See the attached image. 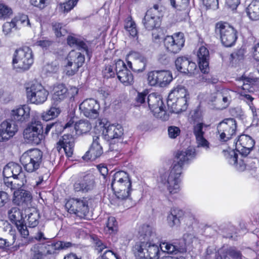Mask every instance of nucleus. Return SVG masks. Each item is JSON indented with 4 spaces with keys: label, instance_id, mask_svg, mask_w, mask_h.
<instances>
[{
    "label": "nucleus",
    "instance_id": "obj_1",
    "mask_svg": "<svg viewBox=\"0 0 259 259\" xmlns=\"http://www.w3.org/2000/svg\"><path fill=\"white\" fill-rule=\"evenodd\" d=\"M196 155V150L194 147H188L177 151L175 155V163L170 172H165L161 174L159 181L166 186L170 194H176L179 192L180 177L183 166L189 163Z\"/></svg>",
    "mask_w": 259,
    "mask_h": 259
},
{
    "label": "nucleus",
    "instance_id": "obj_2",
    "mask_svg": "<svg viewBox=\"0 0 259 259\" xmlns=\"http://www.w3.org/2000/svg\"><path fill=\"white\" fill-rule=\"evenodd\" d=\"M145 239L147 241L139 242L133 248V251L138 259H158L160 244L156 243L158 240L155 231L149 226L143 227Z\"/></svg>",
    "mask_w": 259,
    "mask_h": 259
},
{
    "label": "nucleus",
    "instance_id": "obj_3",
    "mask_svg": "<svg viewBox=\"0 0 259 259\" xmlns=\"http://www.w3.org/2000/svg\"><path fill=\"white\" fill-rule=\"evenodd\" d=\"M187 92L183 86L174 88L169 93L167 104L171 113H179L186 109Z\"/></svg>",
    "mask_w": 259,
    "mask_h": 259
},
{
    "label": "nucleus",
    "instance_id": "obj_4",
    "mask_svg": "<svg viewBox=\"0 0 259 259\" xmlns=\"http://www.w3.org/2000/svg\"><path fill=\"white\" fill-rule=\"evenodd\" d=\"M42 156L43 153L40 150L33 148L24 152L20 157V161L27 172H33L39 168Z\"/></svg>",
    "mask_w": 259,
    "mask_h": 259
},
{
    "label": "nucleus",
    "instance_id": "obj_5",
    "mask_svg": "<svg viewBox=\"0 0 259 259\" xmlns=\"http://www.w3.org/2000/svg\"><path fill=\"white\" fill-rule=\"evenodd\" d=\"M215 33L220 37L222 44L227 47L232 46L237 39L236 30L227 22H217L215 25Z\"/></svg>",
    "mask_w": 259,
    "mask_h": 259
},
{
    "label": "nucleus",
    "instance_id": "obj_6",
    "mask_svg": "<svg viewBox=\"0 0 259 259\" xmlns=\"http://www.w3.org/2000/svg\"><path fill=\"white\" fill-rule=\"evenodd\" d=\"M253 148L235 147V148H232L228 147L227 149L223 150V152L230 164L233 165L237 170L242 171L245 169L246 165L242 160L238 163V153L243 156H246L253 150Z\"/></svg>",
    "mask_w": 259,
    "mask_h": 259
},
{
    "label": "nucleus",
    "instance_id": "obj_7",
    "mask_svg": "<svg viewBox=\"0 0 259 259\" xmlns=\"http://www.w3.org/2000/svg\"><path fill=\"white\" fill-rule=\"evenodd\" d=\"M26 96L28 100L33 104L39 105L46 101L49 92L37 82L28 83L25 85Z\"/></svg>",
    "mask_w": 259,
    "mask_h": 259
},
{
    "label": "nucleus",
    "instance_id": "obj_8",
    "mask_svg": "<svg viewBox=\"0 0 259 259\" xmlns=\"http://www.w3.org/2000/svg\"><path fill=\"white\" fill-rule=\"evenodd\" d=\"M33 63L32 51L28 47H23L16 50L13 59L14 67L21 70L29 69Z\"/></svg>",
    "mask_w": 259,
    "mask_h": 259
},
{
    "label": "nucleus",
    "instance_id": "obj_9",
    "mask_svg": "<svg viewBox=\"0 0 259 259\" xmlns=\"http://www.w3.org/2000/svg\"><path fill=\"white\" fill-rule=\"evenodd\" d=\"M43 126L40 121H32L31 124L25 129L24 138L27 143L32 145H38L44 140Z\"/></svg>",
    "mask_w": 259,
    "mask_h": 259
},
{
    "label": "nucleus",
    "instance_id": "obj_10",
    "mask_svg": "<svg viewBox=\"0 0 259 259\" xmlns=\"http://www.w3.org/2000/svg\"><path fill=\"white\" fill-rule=\"evenodd\" d=\"M84 61V56L80 52L74 50L70 51L65 60L64 71L66 74L68 76L74 75L82 66Z\"/></svg>",
    "mask_w": 259,
    "mask_h": 259
},
{
    "label": "nucleus",
    "instance_id": "obj_11",
    "mask_svg": "<svg viewBox=\"0 0 259 259\" xmlns=\"http://www.w3.org/2000/svg\"><path fill=\"white\" fill-rule=\"evenodd\" d=\"M147 103L154 115L162 120H167L169 118V114L167 113L163 107V103L160 95L155 93L148 95Z\"/></svg>",
    "mask_w": 259,
    "mask_h": 259
},
{
    "label": "nucleus",
    "instance_id": "obj_12",
    "mask_svg": "<svg viewBox=\"0 0 259 259\" xmlns=\"http://www.w3.org/2000/svg\"><path fill=\"white\" fill-rule=\"evenodd\" d=\"M96 126L102 131L104 139L107 141L116 139L123 134V129L119 124H110L106 119H99Z\"/></svg>",
    "mask_w": 259,
    "mask_h": 259
},
{
    "label": "nucleus",
    "instance_id": "obj_13",
    "mask_svg": "<svg viewBox=\"0 0 259 259\" xmlns=\"http://www.w3.org/2000/svg\"><path fill=\"white\" fill-rule=\"evenodd\" d=\"M162 9V7H159L158 5H155L147 11L142 21V23L146 29L151 30L159 26V18Z\"/></svg>",
    "mask_w": 259,
    "mask_h": 259
},
{
    "label": "nucleus",
    "instance_id": "obj_14",
    "mask_svg": "<svg viewBox=\"0 0 259 259\" xmlns=\"http://www.w3.org/2000/svg\"><path fill=\"white\" fill-rule=\"evenodd\" d=\"M165 50L171 54L178 53L184 47L185 38L182 32L174 33L172 35L166 36L163 40Z\"/></svg>",
    "mask_w": 259,
    "mask_h": 259
},
{
    "label": "nucleus",
    "instance_id": "obj_15",
    "mask_svg": "<svg viewBox=\"0 0 259 259\" xmlns=\"http://www.w3.org/2000/svg\"><path fill=\"white\" fill-rule=\"evenodd\" d=\"M65 207L70 213L83 218L88 212L89 207L85 199L72 198L65 204Z\"/></svg>",
    "mask_w": 259,
    "mask_h": 259
},
{
    "label": "nucleus",
    "instance_id": "obj_16",
    "mask_svg": "<svg viewBox=\"0 0 259 259\" xmlns=\"http://www.w3.org/2000/svg\"><path fill=\"white\" fill-rule=\"evenodd\" d=\"M81 113L90 119H96L99 116V103L93 98L84 100L79 107Z\"/></svg>",
    "mask_w": 259,
    "mask_h": 259
},
{
    "label": "nucleus",
    "instance_id": "obj_17",
    "mask_svg": "<svg viewBox=\"0 0 259 259\" xmlns=\"http://www.w3.org/2000/svg\"><path fill=\"white\" fill-rule=\"evenodd\" d=\"M95 177L91 172L84 174L74 184L73 188L75 192L87 193L96 187Z\"/></svg>",
    "mask_w": 259,
    "mask_h": 259
},
{
    "label": "nucleus",
    "instance_id": "obj_18",
    "mask_svg": "<svg viewBox=\"0 0 259 259\" xmlns=\"http://www.w3.org/2000/svg\"><path fill=\"white\" fill-rule=\"evenodd\" d=\"M236 127V121L233 118H227L220 123L218 130L221 140L227 141L230 139L235 134Z\"/></svg>",
    "mask_w": 259,
    "mask_h": 259
},
{
    "label": "nucleus",
    "instance_id": "obj_19",
    "mask_svg": "<svg viewBox=\"0 0 259 259\" xmlns=\"http://www.w3.org/2000/svg\"><path fill=\"white\" fill-rule=\"evenodd\" d=\"M127 65L133 71L143 72L147 64L146 58L138 52H133L127 57Z\"/></svg>",
    "mask_w": 259,
    "mask_h": 259
},
{
    "label": "nucleus",
    "instance_id": "obj_20",
    "mask_svg": "<svg viewBox=\"0 0 259 259\" xmlns=\"http://www.w3.org/2000/svg\"><path fill=\"white\" fill-rule=\"evenodd\" d=\"M30 111V107L26 105L16 107L11 112V121L14 123L25 122L29 120Z\"/></svg>",
    "mask_w": 259,
    "mask_h": 259
},
{
    "label": "nucleus",
    "instance_id": "obj_21",
    "mask_svg": "<svg viewBox=\"0 0 259 259\" xmlns=\"http://www.w3.org/2000/svg\"><path fill=\"white\" fill-rule=\"evenodd\" d=\"M42 246V251L45 255L57 253L62 249H66L74 245L70 242L57 241L51 243H37Z\"/></svg>",
    "mask_w": 259,
    "mask_h": 259
},
{
    "label": "nucleus",
    "instance_id": "obj_22",
    "mask_svg": "<svg viewBox=\"0 0 259 259\" xmlns=\"http://www.w3.org/2000/svg\"><path fill=\"white\" fill-rule=\"evenodd\" d=\"M18 126L11 121L5 120L0 124V142L8 140L18 131Z\"/></svg>",
    "mask_w": 259,
    "mask_h": 259
},
{
    "label": "nucleus",
    "instance_id": "obj_23",
    "mask_svg": "<svg viewBox=\"0 0 259 259\" xmlns=\"http://www.w3.org/2000/svg\"><path fill=\"white\" fill-rule=\"evenodd\" d=\"M197 58L199 66L201 71L204 73H207L209 71V53L208 49L201 46L197 52Z\"/></svg>",
    "mask_w": 259,
    "mask_h": 259
},
{
    "label": "nucleus",
    "instance_id": "obj_24",
    "mask_svg": "<svg viewBox=\"0 0 259 259\" xmlns=\"http://www.w3.org/2000/svg\"><path fill=\"white\" fill-rule=\"evenodd\" d=\"M175 65L178 70L184 73H192L196 68L194 62L185 57H178L175 61Z\"/></svg>",
    "mask_w": 259,
    "mask_h": 259
},
{
    "label": "nucleus",
    "instance_id": "obj_25",
    "mask_svg": "<svg viewBox=\"0 0 259 259\" xmlns=\"http://www.w3.org/2000/svg\"><path fill=\"white\" fill-rule=\"evenodd\" d=\"M234 94V93L233 91L227 89L217 93L215 98L217 104H221V107L220 108L224 109L227 108L232 100V95Z\"/></svg>",
    "mask_w": 259,
    "mask_h": 259
},
{
    "label": "nucleus",
    "instance_id": "obj_26",
    "mask_svg": "<svg viewBox=\"0 0 259 259\" xmlns=\"http://www.w3.org/2000/svg\"><path fill=\"white\" fill-rule=\"evenodd\" d=\"M11 163L13 178L19 182H17L18 187H23L27 183L26 176L23 171L21 166L15 162Z\"/></svg>",
    "mask_w": 259,
    "mask_h": 259
},
{
    "label": "nucleus",
    "instance_id": "obj_27",
    "mask_svg": "<svg viewBox=\"0 0 259 259\" xmlns=\"http://www.w3.org/2000/svg\"><path fill=\"white\" fill-rule=\"evenodd\" d=\"M31 196L29 192L24 190H17L14 192L13 202L17 205H25L31 200Z\"/></svg>",
    "mask_w": 259,
    "mask_h": 259
},
{
    "label": "nucleus",
    "instance_id": "obj_28",
    "mask_svg": "<svg viewBox=\"0 0 259 259\" xmlns=\"http://www.w3.org/2000/svg\"><path fill=\"white\" fill-rule=\"evenodd\" d=\"M67 89L63 84H59L54 87L52 99L54 104H58L64 101L67 97Z\"/></svg>",
    "mask_w": 259,
    "mask_h": 259
},
{
    "label": "nucleus",
    "instance_id": "obj_29",
    "mask_svg": "<svg viewBox=\"0 0 259 259\" xmlns=\"http://www.w3.org/2000/svg\"><path fill=\"white\" fill-rule=\"evenodd\" d=\"M203 124L199 123L194 126L193 133L196 138L197 146H208L209 142L204 137Z\"/></svg>",
    "mask_w": 259,
    "mask_h": 259
},
{
    "label": "nucleus",
    "instance_id": "obj_30",
    "mask_svg": "<svg viewBox=\"0 0 259 259\" xmlns=\"http://www.w3.org/2000/svg\"><path fill=\"white\" fill-rule=\"evenodd\" d=\"M131 188H127L121 191L120 193H115L117 198L125 208H130L133 205L131 199L130 197Z\"/></svg>",
    "mask_w": 259,
    "mask_h": 259
},
{
    "label": "nucleus",
    "instance_id": "obj_31",
    "mask_svg": "<svg viewBox=\"0 0 259 259\" xmlns=\"http://www.w3.org/2000/svg\"><path fill=\"white\" fill-rule=\"evenodd\" d=\"M183 215V211L177 208L171 209L167 217V221L171 227L178 225L180 223V218Z\"/></svg>",
    "mask_w": 259,
    "mask_h": 259
},
{
    "label": "nucleus",
    "instance_id": "obj_32",
    "mask_svg": "<svg viewBox=\"0 0 259 259\" xmlns=\"http://www.w3.org/2000/svg\"><path fill=\"white\" fill-rule=\"evenodd\" d=\"M183 238L185 243V251L186 248L192 249L196 248L200 243V240L192 233L184 234Z\"/></svg>",
    "mask_w": 259,
    "mask_h": 259
},
{
    "label": "nucleus",
    "instance_id": "obj_33",
    "mask_svg": "<svg viewBox=\"0 0 259 259\" xmlns=\"http://www.w3.org/2000/svg\"><path fill=\"white\" fill-rule=\"evenodd\" d=\"M103 153L102 147H90L89 150L82 156V159L85 161H93L99 157Z\"/></svg>",
    "mask_w": 259,
    "mask_h": 259
},
{
    "label": "nucleus",
    "instance_id": "obj_34",
    "mask_svg": "<svg viewBox=\"0 0 259 259\" xmlns=\"http://www.w3.org/2000/svg\"><path fill=\"white\" fill-rule=\"evenodd\" d=\"M249 18L254 21L259 19V1H253L246 9Z\"/></svg>",
    "mask_w": 259,
    "mask_h": 259
},
{
    "label": "nucleus",
    "instance_id": "obj_35",
    "mask_svg": "<svg viewBox=\"0 0 259 259\" xmlns=\"http://www.w3.org/2000/svg\"><path fill=\"white\" fill-rule=\"evenodd\" d=\"M67 44L71 47L76 48L79 50H83L87 52V44L80 39L73 35H69L67 39Z\"/></svg>",
    "mask_w": 259,
    "mask_h": 259
},
{
    "label": "nucleus",
    "instance_id": "obj_36",
    "mask_svg": "<svg viewBox=\"0 0 259 259\" xmlns=\"http://www.w3.org/2000/svg\"><path fill=\"white\" fill-rule=\"evenodd\" d=\"M92 128L91 123L87 119H81L74 124V129L78 135L85 134Z\"/></svg>",
    "mask_w": 259,
    "mask_h": 259
},
{
    "label": "nucleus",
    "instance_id": "obj_37",
    "mask_svg": "<svg viewBox=\"0 0 259 259\" xmlns=\"http://www.w3.org/2000/svg\"><path fill=\"white\" fill-rule=\"evenodd\" d=\"M61 112L60 108L54 104L48 110L42 114L41 117L45 121L52 120L58 117Z\"/></svg>",
    "mask_w": 259,
    "mask_h": 259
},
{
    "label": "nucleus",
    "instance_id": "obj_38",
    "mask_svg": "<svg viewBox=\"0 0 259 259\" xmlns=\"http://www.w3.org/2000/svg\"><path fill=\"white\" fill-rule=\"evenodd\" d=\"M160 249L164 252L168 253H176L178 252L185 251V248L183 246H178L171 243L163 242L160 244Z\"/></svg>",
    "mask_w": 259,
    "mask_h": 259
},
{
    "label": "nucleus",
    "instance_id": "obj_39",
    "mask_svg": "<svg viewBox=\"0 0 259 259\" xmlns=\"http://www.w3.org/2000/svg\"><path fill=\"white\" fill-rule=\"evenodd\" d=\"M8 215L10 221L15 225L23 222V217L20 209L16 207H12L8 211Z\"/></svg>",
    "mask_w": 259,
    "mask_h": 259
},
{
    "label": "nucleus",
    "instance_id": "obj_40",
    "mask_svg": "<svg viewBox=\"0 0 259 259\" xmlns=\"http://www.w3.org/2000/svg\"><path fill=\"white\" fill-rule=\"evenodd\" d=\"M124 27L131 36L133 37L137 36L138 30L136 24L131 16H128L125 20Z\"/></svg>",
    "mask_w": 259,
    "mask_h": 259
},
{
    "label": "nucleus",
    "instance_id": "obj_41",
    "mask_svg": "<svg viewBox=\"0 0 259 259\" xmlns=\"http://www.w3.org/2000/svg\"><path fill=\"white\" fill-rule=\"evenodd\" d=\"M117 230L118 224L115 218L113 217H109L104 228V232L106 234L112 235L116 233Z\"/></svg>",
    "mask_w": 259,
    "mask_h": 259
},
{
    "label": "nucleus",
    "instance_id": "obj_42",
    "mask_svg": "<svg viewBox=\"0 0 259 259\" xmlns=\"http://www.w3.org/2000/svg\"><path fill=\"white\" fill-rule=\"evenodd\" d=\"M45 255L42 245L37 243L31 247L29 251L30 259H44Z\"/></svg>",
    "mask_w": 259,
    "mask_h": 259
},
{
    "label": "nucleus",
    "instance_id": "obj_43",
    "mask_svg": "<svg viewBox=\"0 0 259 259\" xmlns=\"http://www.w3.org/2000/svg\"><path fill=\"white\" fill-rule=\"evenodd\" d=\"M131 181L128 174L124 171H119L115 172L113 176L111 184L124 183H129Z\"/></svg>",
    "mask_w": 259,
    "mask_h": 259
},
{
    "label": "nucleus",
    "instance_id": "obj_44",
    "mask_svg": "<svg viewBox=\"0 0 259 259\" xmlns=\"http://www.w3.org/2000/svg\"><path fill=\"white\" fill-rule=\"evenodd\" d=\"M159 85L161 87L166 86L172 81L171 73L165 70H158Z\"/></svg>",
    "mask_w": 259,
    "mask_h": 259
},
{
    "label": "nucleus",
    "instance_id": "obj_45",
    "mask_svg": "<svg viewBox=\"0 0 259 259\" xmlns=\"http://www.w3.org/2000/svg\"><path fill=\"white\" fill-rule=\"evenodd\" d=\"M224 252L221 253L222 256L224 257L225 255L231 257L232 259H243L244 257L242 256L241 252L236 249L234 247H229L226 249H223Z\"/></svg>",
    "mask_w": 259,
    "mask_h": 259
},
{
    "label": "nucleus",
    "instance_id": "obj_46",
    "mask_svg": "<svg viewBox=\"0 0 259 259\" xmlns=\"http://www.w3.org/2000/svg\"><path fill=\"white\" fill-rule=\"evenodd\" d=\"M117 77L122 83L126 85L132 84L134 81L133 76L127 69H124L122 72L118 73Z\"/></svg>",
    "mask_w": 259,
    "mask_h": 259
},
{
    "label": "nucleus",
    "instance_id": "obj_47",
    "mask_svg": "<svg viewBox=\"0 0 259 259\" xmlns=\"http://www.w3.org/2000/svg\"><path fill=\"white\" fill-rule=\"evenodd\" d=\"M249 93H247L245 91H240V99L246 102V103L248 104L250 109L252 111L253 116H257L256 109L252 104V101L254 98L252 97L249 94Z\"/></svg>",
    "mask_w": 259,
    "mask_h": 259
},
{
    "label": "nucleus",
    "instance_id": "obj_48",
    "mask_svg": "<svg viewBox=\"0 0 259 259\" xmlns=\"http://www.w3.org/2000/svg\"><path fill=\"white\" fill-rule=\"evenodd\" d=\"M255 141L248 135H241L235 143V146H254Z\"/></svg>",
    "mask_w": 259,
    "mask_h": 259
},
{
    "label": "nucleus",
    "instance_id": "obj_49",
    "mask_svg": "<svg viewBox=\"0 0 259 259\" xmlns=\"http://www.w3.org/2000/svg\"><path fill=\"white\" fill-rule=\"evenodd\" d=\"M170 2L173 8L181 11L188 8L190 0H170Z\"/></svg>",
    "mask_w": 259,
    "mask_h": 259
},
{
    "label": "nucleus",
    "instance_id": "obj_50",
    "mask_svg": "<svg viewBox=\"0 0 259 259\" xmlns=\"http://www.w3.org/2000/svg\"><path fill=\"white\" fill-rule=\"evenodd\" d=\"M53 30L57 37H59L65 35L67 33L66 29L63 26L62 23L59 22L52 23Z\"/></svg>",
    "mask_w": 259,
    "mask_h": 259
},
{
    "label": "nucleus",
    "instance_id": "obj_51",
    "mask_svg": "<svg viewBox=\"0 0 259 259\" xmlns=\"http://www.w3.org/2000/svg\"><path fill=\"white\" fill-rule=\"evenodd\" d=\"M75 139L70 134H65L57 143V146H71L74 144Z\"/></svg>",
    "mask_w": 259,
    "mask_h": 259
},
{
    "label": "nucleus",
    "instance_id": "obj_52",
    "mask_svg": "<svg viewBox=\"0 0 259 259\" xmlns=\"http://www.w3.org/2000/svg\"><path fill=\"white\" fill-rule=\"evenodd\" d=\"M239 83L238 87H240V91H245L247 93H253L254 91V88L250 85L249 79L244 78L239 80Z\"/></svg>",
    "mask_w": 259,
    "mask_h": 259
},
{
    "label": "nucleus",
    "instance_id": "obj_53",
    "mask_svg": "<svg viewBox=\"0 0 259 259\" xmlns=\"http://www.w3.org/2000/svg\"><path fill=\"white\" fill-rule=\"evenodd\" d=\"M147 80L150 85L159 84L158 70L150 71L148 74Z\"/></svg>",
    "mask_w": 259,
    "mask_h": 259
},
{
    "label": "nucleus",
    "instance_id": "obj_54",
    "mask_svg": "<svg viewBox=\"0 0 259 259\" xmlns=\"http://www.w3.org/2000/svg\"><path fill=\"white\" fill-rule=\"evenodd\" d=\"M39 215L36 211L28 214L27 221L29 227L34 228L38 224Z\"/></svg>",
    "mask_w": 259,
    "mask_h": 259
},
{
    "label": "nucleus",
    "instance_id": "obj_55",
    "mask_svg": "<svg viewBox=\"0 0 259 259\" xmlns=\"http://www.w3.org/2000/svg\"><path fill=\"white\" fill-rule=\"evenodd\" d=\"M12 10L11 8L4 4H0V18L6 19L12 14Z\"/></svg>",
    "mask_w": 259,
    "mask_h": 259
},
{
    "label": "nucleus",
    "instance_id": "obj_56",
    "mask_svg": "<svg viewBox=\"0 0 259 259\" xmlns=\"http://www.w3.org/2000/svg\"><path fill=\"white\" fill-rule=\"evenodd\" d=\"M16 26V20L15 19H13L10 22H7L4 23L3 26V31L5 35H8L12 32V29Z\"/></svg>",
    "mask_w": 259,
    "mask_h": 259
},
{
    "label": "nucleus",
    "instance_id": "obj_57",
    "mask_svg": "<svg viewBox=\"0 0 259 259\" xmlns=\"http://www.w3.org/2000/svg\"><path fill=\"white\" fill-rule=\"evenodd\" d=\"M148 92L145 90L142 92H138V95L135 99L136 103L138 105H140L146 103V100H147Z\"/></svg>",
    "mask_w": 259,
    "mask_h": 259
},
{
    "label": "nucleus",
    "instance_id": "obj_58",
    "mask_svg": "<svg viewBox=\"0 0 259 259\" xmlns=\"http://www.w3.org/2000/svg\"><path fill=\"white\" fill-rule=\"evenodd\" d=\"M16 240V236L13 235L12 239H5L0 237V248H4L12 245Z\"/></svg>",
    "mask_w": 259,
    "mask_h": 259
},
{
    "label": "nucleus",
    "instance_id": "obj_59",
    "mask_svg": "<svg viewBox=\"0 0 259 259\" xmlns=\"http://www.w3.org/2000/svg\"><path fill=\"white\" fill-rule=\"evenodd\" d=\"M104 77L106 78L112 77L115 75V72L113 70V66L111 65H108L105 66L103 71Z\"/></svg>",
    "mask_w": 259,
    "mask_h": 259
},
{
    "label": "nucleus",
    "instance_id": "obj_60",
    "mask_svg": "<svg viewBox=\"0 0 259 259\" xmlns=\"http://www.w3.org/2000/svg\"><path fill=\"white\" fill-rule=\"evenodd\" d=\"M180 130L178 127L175 126H169L168 128L169 137L170 138H176L180 134Z\"/></svg>",
    "mask_w": 259,
    "mask_h": 259
},
{
    "label": "nucleus",
    "instance_id": "obj_61",
    "mask_svg": "<svg viewBox=\"0 0 259 259\" xmlns=\"http://www.w3.org/2000/svg\"><path fill=\"white\" fill-rule=\"evenodd\" d=\"M78 0H68L65 3L63 4L64 12H68L72 9L76 5ZM63 9V7L62 8Z\"/></svg>",
    "mask_w": 259,
    "mask_h": 259
},
{
    "label": "nucleus",
    "instance_id": "obj_62",
    "mask_svg": "<svg viewBox=\"0 0 259 259\" xmlns=\"http://www.w3.org/2000/svg\"><path fill=\"white\" fill-rule=\"evenodd\" d=\"M124 69H127L124 62L121 60H117L115 63V70L117 75L118 74V73L122 72Z\"/></svg>",
    "mask_w": 259,
    "mask_h": 259
},
{
    "label": "nucleus",
    "instance_id": "obj_63",
    "mask_svg": "<svg viewBox=\"0 0 259 259\" xmlns=\"http://www.w3.org/2000/svg\"><path fill=\"white\" fill-rule=\"evenodd\" d=\"M16 226L19 232L24 238H25L28 236L29 232L27 229L26 226L23 224V222L18 224Z\"/></svg>",
    "mask_w": 259,
    "mask_h": 259
},
{
    "label": "nucleus",
    "instance_id": "obj_64",
    "mask_svg": "<svg viewBox=\"0 0 259 259\" xmlns=\"http://www.w3.org/2000/svg\"><path fill=\"white\" fill-rule=\"evenodd\" d=\"M100 259H118V258L111 250H106L101 255Z\"/></svg>",
    "mask_w": 259,
    "mask_h": 259
}]
</instances>
